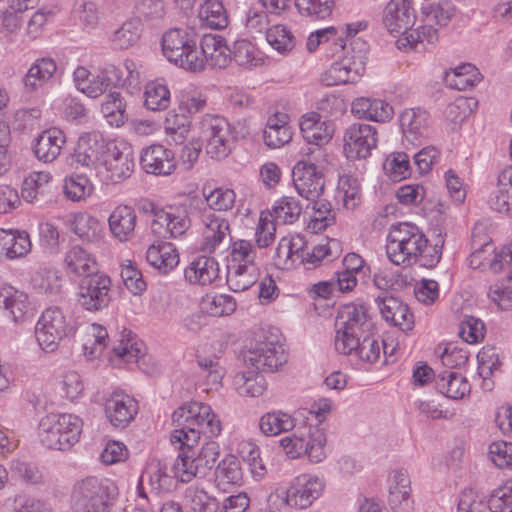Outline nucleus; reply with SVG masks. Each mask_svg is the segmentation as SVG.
Instances as JSON below:
<instances>
[{"label": "nucleus", "instance_id": "obj_1", "mask_svg": "<svg viewBox=\"0 0 512 512\" xmlns=\"http://www.w3.org/2000/svg\"><path fill=\"white\" fill-rule=\"evenodd\" d=\"M444 240L439 238L429 245L422 231L410 222L391 225L387 235L386 254L395 265L409 267L419 263L424 267H434L442 255Z\"/></svg>", "mask_w": 512, "mask_h": 512}, {"label": "nucleus", "instance_id": "obj_2", "mask_svg": "<svg viewBox=\"0 0 512 512\" xmlns=\"http://www.w3.org/2000/svg\"><path fill=\"white\" fill-rule=\"evenodd\" d=\"M175 429L171 435L172 444L180 447L194 446L201 436L207 439L217 437L222 430L221 421L212 408L202 402L191 401L176 409L172 414Z\"/></svg>", "mask_w": 512, "mask_h": 512}, {"label": "nucleus", "instance_id": "obj_3", "mask_svg": "<svg viewBox=\"0 0 512 512\" xmlns=\"http://www.w3.org/2000/svg\"><path fill=\"white\" fill-rule=\"evenodd\" d=\"M118 496L117 486L109 479L87 477L72 493L73 512H111Z\"/></svg>", "mask_w": 512, "mask_h": 512}, {"label": "nucleus", "instance_id": "obj_4", "mask_svg": "<svg viewBox=\"0 0 512 512\" xmlns=\"http://www.w3.org/2000/svg\"><path fill=\"white\" fill-rule=\"evenodd\" d=\"M340 47L345 51L340 61L333 63L322 75V82L326 86L354 83L365 72L368 45L360 38L352 39L347 45L342 40Z\"/></svg>", "mask_w": 512, "mask_h": 512}, {"label": "nucleus", "instance_id": "obj_5", "mask_svg": "<svg viewBox=\"0 0 512 512\" xmlns=\"http://www.w3.org/2000/svg\"><path fill=\"white\" fill-rule=\"evenodd\" d=\"M82 420L73 414H48L39 423V439L49 449L67 450L78 442Z\"/></svg>", "mask_w": 512, "mask_h": 512}, {"label": "nucleus", "instance_id": "obj_6", "mask_svg": "<svg viewBox=\"0 0 512 512\" xmlns=\"http://www.w3.org/2000/svg\"><path fill=\"white\" fill-rule=\"evenodd\" d=\"M75 330L71 316L60 307L52 306L45 309L35 328V336L39 346L46 352L57 349L60 341L70 336Z\"/></svg>", "mask_w": 512, "mask_h": 512}, {"label": "nucleus", "instance_id": "obj_7", "mask_svg": "<svg viewBox=\"0 0 512 512\" xmlns=\"http://www.w3.org/2000/svg\"><path fill=\"white\" fill-rule=\"evenodd\" d=\"M162 52L167 60L187 71L198 67L197 37L194 33L180 28L166 31L162 36Z\"/></svg>", "mask_w": 512, "mask_h": 512}, {"label": "nucleus", "instance_id": "obj_8", "mask_svg": "<svg viewBox=\"0 0 512 512\" xmlns=\"http://www.w3.org/2000/svg\"><path fill=\"white\" fill-rule=\"evenodd\" d=\"M199 134L205 143V152L210 158L220 160L230 154L232 130L224 117L204 115L199 122Z\"/></svg>", "mask_w": 512, "mask_h": 512}, {"label": "nucleus", "instance_id": "obj_9", "mask_svg": "<svg viewBox=\"0 0 512 512\" xmlns=\"http://www.w3.org/2000/svg\"><path fill=\"white\" fill-rule=\"evenodd\" d=\"M135 166L130 146L108 144L103 159L96 166V175L105 184L118 183L131 176Z\"/></svg>", "mask_w": 512, "mask_h": 512}, {"label": "nucleus", "instance_id": "obj_10", "mask_svg": "<svg viewBox=\"0 0 512 512\" xmlns=\"http://www.w3.org/2000/svg\"><path fill=\"white\" fill-rule=\"evenodd\" d=\"M111 279L104 273L81 278L78 283L77 302L87 311H99L111 301Z\"/></svg>", "mask_w": 512, "mask_h": 512}, {"label": "nucleus", "instance_id": "obj_11", "mask_svg": "<svg viewBox=\"0 0 512 512\" xmlns=\"http://www.w3.org/2000/svg\"><path fill=\"white\" fill-rule=\"evenodd\" d=\"M344 142V150L348 158L366 159L377 147L376 128L369 124L354 123L346 129Z\"/></svg>", "mask_w": 512, "mask_h": 512}, {"label": "nucleus", "instance_id": "obj_12", "mask_svg": "<svg viewBox=\"0 0 512 512\" xmlns=\"http://www.w3.org/2000/svg\"><path fill=\"white\" fill-rule=\"evenodd\" d=\"M292 176L295 189L302 198L316 200L323 194L324 174L314 163L299 161L293 168Z\"/></svg>", "mask_w": 512, "mask_h": 512}, {"label": "nucleus", "instance_id": "obj_13", "mask_svg": "<svg viewBox=\"0 0 512 512\" xmlns=\"http://www.w3.org/2000/svg\"><path fill=\"white\" fill-rule=\"evenodd\" d=\"M230 47L220 35L206 34L201 38L198 47V67L192 68L191 72H200L206 65L211 68H225L231 62Z\"/></svg>", "mask_w": 512, "mask_h": 512}, {"label": "nucleus", "instance_id": "obj_14", "mask_svg": "<svg viewBox=\"0 0 512 512\" xmlns=\"http://www.w3.org/2000/svg\"><path fill=\"white\" fill-rule=\"evenodd\" d=\"M323 487L324 484L319 477L301 474L291 482L282 501L290 507L307 508L320 496Z\"/></svg>", "mask_w": 512, "mask_h": 512}, {"label": "nucleus", "instance_id": "obj_15", "mask_svg": "<svg viewBox=\"0 0 512 512\" xmlns=\"http://www.w3.org/2000/svg\"><path fill=\"white\" fill-rule=\"evenodd\" d=\"M244 362L257 371L274 372L287 362L282 345L273 342H261L244 353Z\"/></svg>", "mask_w": 512, "mask_h": 512}, {"label": "nucleus", "instance_id": "obj_16", "mask_svg": "<svg viewBox=\"0 0 512 512\" xmlns=\"http://www.w3.org/2000/svg\"><path fill=\"white\" fill-rule=\"evenodd\" d=\"M189 226L190 220L185 211L161 209L154 211L151 231L159 238H177L185 234Z\"/></svg>", "mask_w": 512, "mask_h": 512}, {"label": "nucleus", "instance_id": "obj_17", "mask_svg": "<svg viewBox=\"0 0 512 512\" xmlns=\"http://www.w3.org/2000/svg\"><path fill=\"white\" fill-rule=\"evenodd\" d=\"M416 20L410 0H390L383 11V24L391 34L404 33Z\"/></svg>", "mask_w": 512, "mask_h": 512}, {"label": "nucleus", "instance_id": "obj_18", "mask_svg": "<svg viewBox=\"0 0 512 512\" xmlns=\"http://www.w3.org/2000/svg\"><path fill=\"white\" fill-rule=\"evenodd\" d=\"M140 165L148 174L170 175L176 168L175 155L163 145L153 144L142 150Z\"/></svg>", "mask_w": 512, "mask_h": 512}, {"label": "nucleus", "instance_id": "obj_19", "mask_svg": "<svg viewBox=\"0 0 512 512\" xmlns=\"http://www.w3.org/2000/svg\"><path fill=\"white\" fill-rule=\"evenodd\" d=\"M177 445L180 452L172 468L174 476L181 482H190L194 477H204L210 468L194 451V446Z\"/></svg>", "mask_w": 512, "mask_h": 512}, {"label": "nucleus", "instance_id": "obj_20", "mask_svg": "<svg viewBox=\"0 0 512 512\" xmlns=\"http://www.w3.org/2000/svg\"><path fill=\"white\" fill-rule=\"evenodd\" d=\"M138 412L137 401L122 392H114L105 403V414L114 427H126Z\"/></svg>", "mask_w": 512, "mask_h": 512}, {"label": "nucleus", "instance_id": "obj_21", "mask_svg": "<svg viewBox=\"0 0 512 512\" xmlns=\"http://www.w3.org/2000/svg\"><path fill=\"white\" fill-rule=\"evenodd\" d=\"M376 302L387 322L399 327L403 332L413 329L414 315L407 304L393 296H378Z\"/></svg>", "mask_w": 512, "mask_h": 512}, {"label": "nucleus", "instance_id": "obj_22", "mask_svg": "<svg viewBox=\"0 0 512 512\" xmlns=\"http://www.w3.org/2000/svg\"><path fill=\"white\" fill-rule=\"evenodd\" d=\"M105 142L99 132L85 133L80 136L74 152L75 162L85 168H94L100 164V155L104 152Z\"/></svg>", "mask_w": 512, "mask_h": 512}, {"label": "nucleus", "instance_id": "obj_23", "mask_svg": "<svg viewBox=\"0 0 512 512\" xmlns=\"http://www.w3.org/2000/svg\"><path fill=\"white\" fill-rule=\"evenodd\" d=\"M201 248L206 252H214L227 238H230V224L225 218L208 213L203 216Z\"/></svg>", "mask_w": 512, "mask_h": 512}, {"label": "nucleus", "instance_id": "obj_24", "mask_svg": "<svg viewBox=\"0 0 512 512\" xmlns=\"http://www.w3.org/2000/svg\"><path fill=\"white\" fill-rule=\"evenodd\" d=\"M388 504L393 512H412L414 501L411 496V482L406 471L399 470L393 475L389 487Z\"/></svg>", "mask_w": 512, "mask_h": 512}, {"label": "nucleus", "instance_id": "obj_25", "mask_svg": "<svg viewBox=\"0 0 512 512\" xmlns=\"http://www.w3.org/2000/svg\"><path fill=\"white\" fill-rule=\"evenodd\" d=\"M300 130L308 143L321 146L332 138L334 125L331 121H322L320 114L311 112L301 117Z\"/></svg>", "mask_w": 512, "mask_h": 512}, {"label": "nucleus", "instance_id": "obj_26", "mask_svg": "<svg viewBox=\"0 0 512 512\" xmlns=\"http://www.w3.org/2000/svg\"><path fill=\"white\" fill-rule=\"evenodd\" d=\"M145 480L148 481L152 491L158 495L171 491L174 482L173 476L168 472L166 463L159 460L151 461L141 476L137 489L139 496L143 499H147L143 488Z\"/></svg>", "mask_w": 512, "mask_h": 512}, {"label": "nucleus", "instance_id": "obj_27", "mask_svg": "<svg viewBox=\"0 0 512 512\" xmlns=\"http://www.w3.org/2000/svg\"><path fill=\"white\" fill-rule=\"evenodd\" d=\"M335 326L354 330L361 334L369 332L372 324L369 319L367 306L359 302L343 305L338 311Z\"/></svg>", "mask_w": 512, "mask_h": 512}, {"label": "nucleus", "instance_id": "obj_28", "mask_svg": "<svg viewBox=\"0 0 512 512\" xmlns=\"http://www.w3.org/2000/svg\"><path fill=\"white\" fill-rule=\"evenodd\" d=\"M65 142L66 137L62 130L49 128L36 138L33 151L38 160L50 163L60 155Z\"/></svg>", "mask_w": 512, "mask_h": 512}, {"label": "nucleus", "instance_id": "obj_29", "mask_svg": "<svg viewBox=\"0 0 512 512\" xmlns=\"http://www.w3.org/2000/svg\"><path fill=\"white\" fill-rule=\"evenodd\" d=\"M29 298L26 292L9 284L0 286V307L15 323L23 322L29 312Z\"/></svg>", "mask_w": 512, "mask_h": 512}, {"label": "nucleus", "instance_id": "obj_30", "mask_svg": "<svg viewBox=\"0 0 512 512\" xmlns=\"http://www.w3.org/2000/svg\"><path fill=\"white\" fill-rule=\"evenodd\" d=\"M137 221L135 210L128 205H119L114 208L108 218L111 234L121 242L130 240L134 234Z\"/></svg>", "mask_w": 512, "mask_h": 512}, {"label": "nucleus", "instance_id": "obj_31", "mask_svg": "<svg viewBox=\"0 0 512 512\" xmlns=\"http://www.w3.org/2000/svg\"><path fill=\"white\" fill-rule=\"evenodd\" d=\"M351 111L359 118L375 122L388 121L394 114L393 107L389 103L368 97L356 98L351 104Z\"/></svg>", "mask_w": 512, "mask_h": 512}, {"label": "nucleus", "instance_id": "obj_32", "mask_svg": "<svg viewBox=\"0 0 512 512\" xmlns=\"http://www.w3.org/2000/svg\"><path fill=\"white\" fill-rule=\"evenodd\" d=\"M185 279L190 284L209 285L219 276V265L213 257L200 256L184 270Z\"/></svg>", "mask_w": 512, "mask_h": 512}, {"label": "nucleus", "instance_id": "obj_33", "mask_svg": "<svg viewBox=\"0 0 512 512\" xmlns=\"http://www.w3.org/2000/svg\"><path fill=\"white\" fill-rule=\"evenodd\" d=\"M31 240L26 231L0 230V256L16 259L31 251Z\"/></svg>", "mask_w": 512, "mask_h": 512}, {"label": "nucleus", "instance_id": "obj_34", "mask_svg": "<svg viewBox=\"0 0 512 512\" xmlns=\"http://www.w3.org/2000/svg\"><path fill=\"white\" fill-rule=\"evenodd\" d=\"M400 125L407 140L415 142L428 133L429 113L421 108L406 109L400 115Z\"/></svg>", "mask_w": 512, "mask_h": 512}, {"label": "nucleus", "instance_id": "obj_35", "mask_svg": "<svg viewBox=\"0 0 512 512\" xmlns=\"http://www.w3.org/2000/svg\"><path fill=\"white\" fill-rule=\"evenodd\" d=\"M146 260L161 273L167 274L178 265L179 254L173 244L158 242L148 247Z\"/></svg>", "mask_w": 512, "mask_h": 512}, {"label": "nucleus", "instance_id": "obj_36", "mask_svg": "<svg viewBox=\"0 0 512 512\" xmlns=\"http://www.w3.org/2000/svg\"><path fill=\"white\" fill-rule=\"evenodd\" d=\"M70 227L73 233L84 242H99L104 236L101 222L87 212L74 213L70 219Z\"/></svg>", "mask_w": 512, "mask_h": 512}, {"label": "nucleus", "instance_id": "obj_37", "mask_svg": "<svg viewBox=\"0 0 512 512\" xmlns=\"http://www.w3.org/2000/svg\"><path fill=\"white\" fill-rule=\"evenodd\" d=\"M64 264L69 272L82 278L99 272L95 257L79 245L72 246L66 252Z\"/></svg>", "mask_w": 512, "mask_h": 512}, {"label": "nucleus", "instance_id": "obj_38", "mask_svg": "<svg viewBox=\"0 0 512 512\" xmlns=\"http://www.w3.org/2000/svg\"><path fill=\"white\" fill-rule=\"evenodd\" d=\"M56 62L52 58L37 59L23 78L27 92H35L42 88L55 74Z\"/></svg>", "mask_w": 512, "mask_h": 512}, {"label": "nucleus", "instance_id": "obj_39", "mask_svg": "<svg viewBox=\"0 0 512 512\" xmlns=\"http://www.w3.org/2000/svg\"><path fill=\"white\" fill-rule=\"evenodd\" d=\"M436 386L446 397L458 400L470 393V384L461 374L445 370L436 376Z\"/></svg>", "mask_w": 512, "mask_h": 512}, {"label": "nucleus", "instance_id": "obj_40", "mask_svg": "<svg viewBox=\"0 0 512 512\" xmlns=\"http://www.w3.org/2000/svg\"><path fill=\"white\" fill-rule=\"evenodd\" d=\"M231 61L244 69H253L263 64L264 58L261 51L247 39H239L230 47Z\"/></svg>", "mask_w": 512, "mask_h": 512}, {"label": "nucleus", "instance_id": "obj_41", "mask_svg": "<svg viewBox=\"0 0 512 512\" xmlns=\"http://www.w3.org/2000/svg\"><path fill=\"white\" fill-rule=\"evenodd\" d=\"M242 481V470L239 460L234 456L224 458L217 466L215 483L218 490L227 492Z\"/></svg>", "mask_w": 512, "mask_h": 512}, {"label": "nucleus", "instance_id": "obj_42", "mask_svg": "<svg viewBox=\"0 0 512 512\" xmlns=\"http://www.w3.org/2000/svg\"><path fill=\"white\" fill-rule=\"evenodd\" d=\"M259 272L256 265H227V285L233 292H243L258 280Z\"/></svg>", "mask_w": 512, "mask_h": 512}, {"label": "nucleus", "instance_id": "obj_43", "mask_svg": "<svg viewBox=\"0 0 512 512\" xmlns=\"http://www.w3.org/2000/svg\"><path fill=\"white\" fill-rule=\"evenodd\" d=\"M295 426V419L283 411L268 412L259 420V428L266 436H276L288 432Z\"/></svg>", "mask_w": 512, "mask_h": 512}, {"label": "nucleus", "instance_id": "obj_44", "mask_svg": "<svg viewBox=\"0 0 512 512\" xmlns=\"http://www.w3.org/2000/svg\"><path fill=\"white\" fill-rule=\"evenodd\" d=\"M481 80L478 69L472 64H463L446 73V84L457 90H466L474 87Z\"/></svg>", "mask_w": 512, "mask_h": 512}, {"label": "nucleus", "instance_id": "obj_45", "mask_svg": "<svg viewBox=\"0 0 512 512\" xmlns=\"http://www.w3.org/2000/svg\"><path fill=\"white\" fill-rule=\"evenodd\" d=\"M186 504L194 512H217L218 502L211 497L200 484L188 486L184 493Z\"/></svg>", "mask_w": 512, "mask_h": 512}, {"label": "nucleus", "instance_id": "obj_46", "mask_svg": "<svg viewBox=\"0 0 512 512\" xmlns=\"http://www.w3.org/2000/svg\"><path fill=\"white\" fill-rule=\"evenodd\" d=\"M267 213L278 223L293 224L302 213V205L296 198L284 196L277 200Z\"/></svg>", "mask_w": 512, "mask_h": 512}, {"label": "nucleus", "instance_id": "obj_47", "mask_svg": "<svg viewBox=\"0 0 512 512\" xmlns=\"http://www.w3.org/2000/svg\"><path fill=\"white\" fill-rule=\"evenodd\" d=\"M201 21L209 28L221 30L228 25V15L219 0H206L199 11Z\"/></svg>", "mask_w": 512, "mask_h": 512}, {"label": "nucleus", "instance_id": "obj_48", "mask_svg": "<svg viewBox=\"0 0 512 512\" xmlns=\"http://www.w3.org/2000/svg\"><path fill=\"white\" fill-rule=\"evenodd\" d=\"M233 384L241 396L258 397L266 389L264 377L254 372H239L234 376Z\"/></svg>", "mask_w": 512, "mask_h": 512}, {"label": "nucleus", "instance_id": "obj_49", "mask_svg": "<svg viewBox=\"0 0 512 512\" xmlns=\"http://www.w3.org/2000/svg\"><path fill=\"white\" fill-rule=\"evenodd\" d=\"M101 113L107 121L116 127L122 126L128 119L126 104L120 92H110L101 105Z\"/></svg>", "mask_w": 512, "mask_h": 512}, {"label": "nucleus", "instance_id": "obj_50", "mask_svg": "<svg viewBox=\"0 0 512 512\" xmlns=\"http://www.w3.org/2000/svg\"><path fill=\"white\" fill-rule=\"evenodd\" d=\"M108 333L103 326L93 323L87 328L83 351L88 359L101 356L107 346Z\"/></svg>", "mask_w": 512, "mask_h": 512}, {"label": "nucleus", "instance_id": "obj_51", "mask_svg": "<svg viewBox=\"0 0 512 512\" xmlns=\"http://www.w3.org/2000/svg\"><path fill=\"white\" fill-rule=\"evenodd\" d=\"M142 347L143 344L133 337L132 332L124 329L117 340V344L113 346V352L126 362L135 361L139 363L140 359L144 360V356L141 354Z\"/></svg>", "mask_w": 512, "mask_h": 512}, {"label": "nucleus", "instance_id": "obj_52", "mask_svg": "<svg viewBox=\"0 0 512 512\" xmlns=\"http://www.w3.org/2000/svg\"><path fill=\"white\" fill-rule=\"evenodd\" d=\"M32 286L39 293L50 296L60 295L63 291L62 279L51 269H41L31 278Z\"/></svg>", "mask_w": 512, "mask_h": 512}, {"label": "nucleus", "instance_id": "obj_53", "mask_svg": "<svg viewBox=\"0 0 512 512\" xmlns=\"http://www.w3.org/2000/svg\"><path fill=\"white\" fill-rule=\"evenodd\" d=\"M144 105L151 111L167 109L170 105V91L168 87L157 81L147 83L144 91Z\"/></svg>", "mask_w": 512, "mask_h": 512}, {"label": "nucleus", "instance_id": "obj_54", "mask_svg": "<svg viewBox=\"0 0 512 512\" xmlns=\"http://www.w3.org/2000/svg\"><path fill=\"white\" fill-rule=\"evenodd\" d=\"M337 197L347 210H354L361 199L358 179L351 175L341 176L338 181Z\"/></svg>", "mask_w": 512, "mask_h": 512}, {"label": "nucleus", "instance_id": "obj_55", "mask_svg": "<svg viewBox=\"0 0 512 512\" xmlns=\"http://www.w3.org/2000/svg\"><path fill=\"white\" fill-rule=\"evenodd\" d=\"M190 127L189 117L183 113H177L176 110L169 112L165 118V132L176 144H182L187 139Z\"/></svg>", "mask_w": 512, "mask_h": 512}, {"label": "nucleus", "instance_id": "obj_56", "mask_svg": "<svg viewBox=\"0 0 512 512\" xmlns=\"http://www.w3.org/2000/svg\"><path fill=\"white\" fill-rule=\"evenodd\" d=\"M63 193L73 202H82L93 193V185L82 175L67 177L64 180Z\"/></svg>", "mask_w": 512, "mask_h": 512}, {"label": "nucleus", "instance_id": "obj_57", "mask_svg": "<svg viewBox=\"0 0 512 512\" xmlns=\"http://www.w3.org/2000/svg\"><path fill=\"white\" fill-rule=\"evenodd\" d=\"M140 33V21L138 19H131L124 22L122 26L113 33L111 41L115 48L121 50L128 49L137 43L140 38Z\"/></svg>", "mask_w": 512, "mask_h": 512}, {"label": "nucleus", "instance_id": "obj_58", "mask_svg": "<svg viewBox=\"0 0 512 512\" xmlns=\"http://www.w3.org/2000/svg\"><path fill=\"white\" fill-rule=\"evenodd\" d=\"M385 174L395 182L401 181L410 175L409 157L404 152H396L387 156L383 163Z\"/></svg>", "mask_w": 512, "mask_h": 512}, {"label": "nucleus", "instance_id": "obj_59", "mask_svg": "<svg viewBox=\"0 0 512 512\" xmlns=\"http://www.w3.org/2000/svg\"><path fill=\"white\" fill-rule=\"evenodd\" d=\"M201 304L202 309L214 317L230 315L236 310L235 299L226 294L206 296Z\"/></svg>", "mask_w": 512, "mask_h": 512}, {"label": "nucleus", "instance_id": "obj_60", "mask_svg": "<svg viewBox=\"0 0 512 512\" xmlns=\"http://www.w3.org/2000/svg\"><path fill=\"white\" fill-rule=\"evenodd\" d=\"M267 42L279 53L290 52L295 46V39L292 32L284 25L277 24L270 27L266 32Z\"/></svg>", "mask_w": 512, "mask_h": 512}, {"label": "nucleus", "instance_id": "obj_61", "mask_svg": "<svg viewBox=\"0 0 512 512\" xmlns=\"http://www.w3.org/2000/svg\"><path fill=\"white\" fill-rule=\"evenodd\" d=\"M307 451L309 459L314 463L321 462L325 457L324 447L326 445V435L319 426L309 427L307 433Z\"/></svg>", "mask_w": 512, "mask_h": 512}, {"label": "nucleus", "instance_id": "obj_62", "mask_svg": "<svg viewBox=\"0 0 512 512\" xmlns=\"http://www.w3.org/2000/svg\"><path fill=\"white\" fill-rule=\"evenodd\" d=\"M362 334L360 332L336 326L334 347L339 354H355Z\"/></svg>", "mask_w": 512, "mask_h": 512}, {"label": "nucleus", "instance_id": "obj_63", "mask_svg": "<svg viewBox=\"0 0 512 512\" xmlns=\"http://www.w3.org/2000/svg\"><path fill=\"white\" fill-rule=\"evenodd\" d=\"M491 512H512V479L493 490L488 499Z\"/></svg>", "mask_w": 512, "mask_h": 512}, {"label": "nucleus", "instance_id": "obj_64", "mask_svg": "<svg viewBox=\"0 0 512 512\" xmlns=\"http://www.w3.org/2000/svg\"><path fill=\"white\" fill-rule=\"evenodd\" d=\"M313 203V216L309 223V227L315 231L324 230L332 225L335 221L331 204L323 199L310 200Z\"/></svg>", "mask_w": 512, "mask_h": 512}]
</instances>
